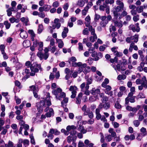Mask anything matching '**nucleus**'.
<instances>
[{
    "label": "nucleus",
    "instance_id": "1",
    "mask_svg": "<svg viewBox=\"0 0 147 147\" xmlns=\"http://www.w3.org/2000/svg\"><path fill=\"white\" fill-rule=\"evenodd\" d=\"M116 3L118 6L113 8V13L115 18L116 20L118 19L120 20L122 18V16L119 12L123 10L124 4L123 3H119L118 1Z\"/></svg>",
    "mask_w": 147,
    "mask_h": 147
},
{
    "label": "nucleus",
    "instance_id": "2",
    "mask_svg": "<svg viewBox=\"0 0 147 147\" xmlns=\"http://www.w3.org/2000/svg\"><path fill=\"white\" fill-rule=\"evenodd\" d=\"M62 91V90L61 88H58L56 89L53 90L52 93L55 96L57 99L61 100L62 98H64L66 96L65 93Z\"/></svg>",
    "mask_w": 147,
    "mask_h": 147
},
{
    "label": "nucleus",
    "instance_id": "3",
    "mask_svg": "<svg viewBox=\"0 0 147 147\" xmlns=\"http://www.w3.org/2000/svg\"><path fill=\"white\" fill-rule=\"evenodd\" d=\"M30 69L31 72L30 73V75L31 76H34L36 73L38 72L39 69H42L40 65L38 64L36 62L32 64L30 66Z\"/></svg>",
    "mask_w": 147,
    "mask_h": 147
},
{
    "label": "nucleus",
    "instance_id": "4",
    "mask_svg": "<svg viewBox=\"0 0 147 147\" xmlns=\"http://www.w3.org/2000/svg\"><path fill=\"white\" fill-rule=\"evenodd\" d=\"M82 110L84 112L83 115L84 116L88 115L90 119H92L94 117L93 112L90 111L89 108H87V106L85 105L82 108Z\"/></svg>",
    "mask_w": 147,
    "mask_h": 147
},
{
    "label": "nucleus",
    "instance_id": "5",
    "mask_svg": "<svg viewBox=\"0 0 147 147\" xmlns=\"http://www.w3.org/2000/svg\"><path fill=\"white\" fill-rule=\"evenodd\" d=\"M118 60V58L116 57H115L114 59H111L110 61L111 63H112L111 64V66L116 71H121V66L120 64H118L116 65L114 63H117Z\"/></svg>",
    "mask_w": 147,
    "mask_h": 147
},
{
    "label": "nucleus",
    "instance_id": "6",
    "mask_svg": "<svg viewBox=\"0 0 147 147\" xmlns=\"http://www.w3.org/2000/svg\"><path fill=\"white\" fill-rule=\"evenodd\" d=\"M78 90L77 87L75 86H71L70 87L69 90L72 93L71 96V98H74L75 97Z\"/></svg>",
    "mask_w": 147,
    "mask_h": 147
},
{
    "label": "nucleus",
    "instance_id": "7",
    "mask_svg": "<svg viewBox=\"0 0 147 147\" xmlns=\"http://www.w3.org/2000/svg\"><path fill=\"white\" fill-rule=\"evenodd\" d=\"M37 56L39 58L40 60L43 59L46 60L49 57V55L43 54L41 52H38L37 53Z\"/></svg>",
    "mask_w": 147,
    "mask_h": 147
},
{
    "label": "nucleus",
    "instance_id": "8",
    "mask_svg": "<svg viewBox=\"0 0 147 147\" xmlns=\"http://www.w3.org/2000/svg\"><path fill=\"white\" fill-rule=\"evenodd\" d=\"M110 107V105L108 102L105 103H100L98 106V108L100 109H101L102 108H104L105 109H108Z\"/></svg>",
    "mask_w": 147,
    "mask_h": 147
},
{
    "label": "nucleus",
    "instance_id": "9",
    "mask_svg": "<svg viewBox=\"0 0 147 147\" xmlns=\"http://www.w3.org/2000/svg\"><path fill=\"white\" fill-rule=\"evenodd\" d=\"M20 36L23 38H27L28 35L27 32L23 29L20 30Z\"/></svg>",
    "mask_w": 147,
    "mask_h": 147
},
{
    "label": "nucleus",
    "instance_id": "10",
    "mask_svg": "<svg viewBox=\"0 0 147 147\" xmlns=\"http://www.w3.org/2000/svg\"><path fill=\"white\" fill-rule=\"evenodd\" d=\"M45 102L46 103L47 105L49 106L51 105V103L50 100V93H48L46 98Z\"/></svg>",
    "mask_w": 147,
    "mask_h": 147
},
{
    "label": "nucleus",
    "instance_id": "11",
    "mask_svg": "<svg viewBox=\"0 0 147 147\" xmlns=\"http://www.w3.org/2000/svg\"><path fill=\"white\" fill-rule=\"evenodd\" d=\"M135 136L134 134H131L130 136L127 135L125 136L124 139L126 141H128L130 140H132L135 138Z\"/></svg>",
    "mask_w": 147,
    "mask_h": 147
},
{
    "label": "nucleus",
    "instance_id": "12",
    "mask_svg": "<svg viewBox=\"0 0 147 147\" xmlns=\"http://www.w3.org/2000/svg\"><path fill=\"white\" fill-rule=\"evenodd\" d=\"M76 136H69L67 137V142L68 143H70L71 141H76Z\"/></svg>",
    "mask_w": 147,
    "mask_h": 147
},
{
    "label": "nucleus",
    "instance_id": "13",
    "mask_svg": "<svg viewBox=\"0 0 147 147\" xmlns=\"http://www.w3.org/2000/svg\"><path fill=\"white\" fill-rule=\"evenodd\" d=\"M113 22L114 23V25L115 26L118 27L120 28L123 26L122 22L121 21H115L113 20Z\"/></svg>",
    "mask_w": 147,
    "mask_h": 147
},
{
    "label": "nucleus",
    "instance_id": "14",
    "mask_svg": "<svg viewBox=\"0 0 147 147\" xmlns=\"http://www.w3.org/2000/svg\"><path fill=\"white\" fill-rule=\"evenodd\" d=\"M86 66L87 64L86 63L82 64V63L81 62L80 65L78 67L79 71L80 72H82Z\"/></svg>",
    "mask_w": 147,
    "mask_h": 147
},
{
    "label": "nucleus",
    "instance_id": "15",
    "mask_svg": "<svg viewBox=\"0 0 147 147\" xmlns=\"http://www.w3.org/2000/svg\"><path fill=\"white\" fill-rule=\"evenodd\" d=\"M39 45V47H38V50L40 51V52L41 51L43 50V43L42 42H39L37 41L34 42V44H35V43Z\"/></svg>",
    "mask_w": 147,
    "mask_h": 147
},
{
    "label": "nucleus",
    "instance_id": "16",
    "mask_svg": "<svg viewBox=\"0 0 147 147\" xmlns=\"http://www.w3.org/2000/svg\"><path fill=\"white\" fill-rule=\"evenodd\" d=\"M87 83L86 86V89H89V85L92 84V79L91 77L88 78L87 79Z\"/></svg>",
    "mask_w": 147,
    "mask_h": 147
},
{
    "label": "nucleus",
    "instance_id": "17",
    "mask_svg": "<svg viewBox=\"0 0 147 147\" xmlns=\"http://www.w3.org/2000/svg\"><path fill=\"white\" fill-rule=\"evenodd\" d=\"M68 29L67 28L64 27L63 31L62 33V36L63 38H65L67 36V33L68 32Z\"/></svg>",
    "mask_w": 147,
    "mask_h": 147
},
{
    "label": "nucleus",
    "instance_id": "18",
    "mask_svg": "<svg viewBox=\"0 0 147 147\" xmlns=\"http://www.w3.org/2000/svg\"><path fill=\"white\" fill-rule=\"evenodd\" d=\"M54 114V111L53 109L52 108H50L49 109V112L46 114L45 115L47 117H50L51 116L53 115Z\"/></svg>",
    "mask_w": 147,
    "mask_h": 147
},
{
    "label": "nucleus",
    "instance_id": "19",
    "mask_svg": "<svg viewBox=\"0 0 147 147\" xmlns=\"http://www.w3.org/2000/svg\"><path fill=\"white\" fill-rule=\"evenodd\" d=\"M100 93V90L98 89H96L95 88H93L91 90V93L93 95L99 94Z\"/></svg>",
    "mask_w": 147,
    "mask_h": 147
},
{
    "label": "nucleus",
    "instance_id": "20",
    "mask_svg": "<svg viewBox=\"0 0 147 147\" xmlns=\"http://www.w3.org/2000/svg\"><path fill=\"white\" fill-rule=\"evenodd\" d=\"M78 129L79 131L81 132V133L83 134H85L87 131V130L84 129V126L81 125H79V127L78 128Z\"/></svg>",
    "mask_w": 147,
    "mask_h": 147
},
{
    "label": "nucleus",
    "instance_id": "21",
    "mask_svg": "<svg viewBox=\"0 0 147 147\" xmlns=\"http://www.w3.org/2000/svg\"><path fill=\"white\" fill-rule=\"evenodd\" d=\"M126 109L129 111L135 112V113H136L138 110L137 108L136 107H132L129 106H126Z\"/></svg>",
    "mask_w": 147,
    "mask_h": 147
},
{
    "label": "nucleus",
    "instance_id": "22",
    "mask_svg": "<svg viewBox=\"0 0 147 147\" xmlns=\"http://www.w3.org/2000/svg\"><path fill=\"white\" fill-rule=\"evenodd\" d=\"M16 11L15 9H14L13 8H8L6 10L7 15L8 16H10L12 14V11Z\"/></svg>",
    "mask_w": 147,
    "mask_h": 147
},
{
    "label": "nucleus",
    "instance_id": "23",
    "mask_svg": "<svg viewBox=\"0 0 147 147\" xmlns=\"http://www.w3.org/2000/svg\"><path fill=\"white\" fill-rule=\"evenodd\" d=\"M139 35L138 34H135L134 36H131V40H133L134 42L136 43L138 40Z\"/></svg>",
    "mask_w": 147,
    "mask_h": 147
},
{
    "label": "nucleus",
    "instance_id": "24",
    "mask_svg": "<svg viewBox=\"0 0 147 147\" xmlns=\"http://www.w3.org/2000/svg\"><path fill=\"white\" fill-rule=\"evenodd\" d=\"M68 98H64L63 100L61 102V106L63 108H64V106L66 107L67 105V103L68 102Z\"/></svg>",
    "mask_w": 147,
    "mask_h": 147
},
{
    "label": "nucleus",
    "instance_id": "25",
    "mask_svg": "<svg viewBox=\"0 0 147 147\" xmlns=\"http://www.w3.org/2000/svg\"><path fill=\"white\" fill-rule=\"evenodd\" d=\"M140 131L141 132L142 137L146 136L147 135V131H146V129L144 127H142L140 129Z\"/></svg>",
    "mask_w": 147,
    "mask_h": 147
},
{
    "label": "nucleus",
    "instance_id": "26",
    "mask_svg": "<svg viewBox=\"0 0 147 147\" xmlns=\"http://www.w3.org/2000/svg\"><path fill=\"white\" fill-rule=\"evenodd\" d=\"M20 20L25 24V25H27V23L29 21L28 18V17H22L20 19Z\"/></svg>",
    "mask_w": 147,
    "mask_h": 147
},
{
    "label": "nucleus",
    "instance_id": "27",
    "mask_svg": "<svg viewBox=\"0 0 147 147\" xmlns=\"http://www.w3.org/2000/svg\"><path fill=\"white\" fill-rule=\"evenodd\" d=\"M130 28L134 32H135L136 31L137 32H138L140 31V28L139 26H138L136 28L134 25H131L130 26Z\"/></svg>",
    "mask_w": 147,
    "mask_h": 147
},
{
    "label": "nucleus",
    "instance_id": "28",
    "mask_svg": "<svg viewBox=\"0 0 147 147\" xmlns=\"http://www.w3.org/2000/svg\"><path fill=\"white\" fill-rule=\"evenodd\" d=\"M23 45L24 47H28L30 45V41L27 40H25L23 42Z\"/></svg>",
    "mask_w": 147,
    "mask_h": 147
},
{
    "label": "nucleus",
    "instance_id": "29",
    "mask_svg": "<svg viewBox=\"0 0 147 147\" xmlns=\"http://www.w3.org/2000/svg\"><path fill=\"white\" fill-rule=\"evenodd\" d=\"M85 20L86 22L85 24L86 26H87L89 24H90V18L89 16H87L85 18Z\"/></svg>",
    "mask_w": 147,
    "mask_h": 147
},
{
    "label": "nucleus",
    "instance_id": "30",
    "mask_svg": "<svg viewBox=\"0 0 147 147\" xmlns=\"http://www.w3.org/2000/svg\"><path fill=\"white\" fill-rule=\"evenodd\" d=\"M109 132L111 134V136L112 137H114L116 136V133L114 131V129L112 128H110L109 129Z\"/></svg>",
    "mask_w": 147,
    "mask_h": 147
},
{
    "label": "nucleus",
    "instance_id": "31",
    "mask_svg": "<svg viewBox=\"0 0 147 147\" xmlns=\"http://www.w3.org/2000/svg\"><path fill=\"white\" fill-rule=\"evenodd\" d=\"M84 4V2L82 0H78L77 3V5L80 7H83Z\"/></svg>",
    "mask_w": 147,
    "mask_h": 147
},
{
    "label": "nucleus",
    "instance_id": "32",
    "mask_svg": "<svg viewBox=\"0 0 147 147\" xmlns=\"http://www.w3.org/2000/svg\"><path fill=\"white\" fill-rule=\"evenodd\" d=\"M90 68L89 66H86V67L84 68V69L83 70L82 72H83L84 73L86 74H87L88 73L90 72Z\"/></svg>",
    "mask_w": 147,
    "mask_h": 147
},
{
    "label": "nucleus",
    "instance_id": "33",
    "mask_svg": "<svg viewBox=\"0 0 147 147\" xmlns=\"http://www.w3.org/2000/svg\"><path fill=\"white\" fill-rule=\"evenodd\" d=\"M108 23V21L107 20H102L100 22V24L101 26L102 27H105L107 24Z\"/></svg>",
    "mask_w": 147,
    "mask_h": 147
},
{
    "label": "nucleus",
    "instance_id": "34",
    "mask_svg": "<svg viewBox=\"0 0 147 147\" xmlns=\"http://www.w3.org/2000/svg\"><path fill=\"white\" fill-rule=\"evenodd\" d=\"M57 42L58 43V47L59 48H62L64 45V44L63 42L61 40V39H57Z\"/></svg>",
    "mask_w": 147,
    "mask_h": 147
},
{
    "label": "nucleus",
    "instance_id": "35",
    "mask_svg": "<svg viewBox=\"0 0 147 147\" xmlns=\"http://www.w3.org/2000/svg\"><path fill=\"white\" fill-rule=\"evenodd\" d=\"M22 139H19L17 144L15 145L14 147H22Z\"/></svg>",
    "mask_w": 147,
    "mask_h": 147
},
{
    "label": "nucleus",
    "instance_id": "36",
    "mask_svg": "<svg viewBox=\"0 0 147 147\" xmlns=\"http://www.w3.org/2000/svg\"><path fill=\"white\" fill-rule=\"evenodd\" d=\"M76 127L74 125H68L66 129L67 131H70L71 129H72L73 130H74L76 129Z\"/></svg>",
    "mask_w": 147,
    "mask_h": 147
},
{
    "label": "nucleus",
    "instance_id": "37",
    "mask_svg": "<svg viewBox=\"0 0 147 147\" xmlns=\"http://www.w3.org/2000/svg\"><path fill=\"white\" fill-rule=\"evenodd\" d=\"M97 38V36L96 34L93 35V36H90V40L91 42H94Z\"/></svg>",
    "mask_w": 147,
    "mask_h": 147
},
{
    "label": "nucleus",
    "instance_id": "38",
    "mask_svg": "<svg viewBox=\"0 0 147 147\" xmlns=\"http://www.w3.org/2000/svg\"><path fill=\"white\" fill-rule=\"evenodd\" d=\"M126 76L125 75H119L117 77V79L118 80H124L126 79Z\"/></svg>",
    "mask_w": 147,
    "mask_h": 147
},
{
    "label": "nucleus",
    "instance_id": "39",
    "mask_svg": "<svg viewBox=\"0 0 147 147\" xmlns=\"http://www.w3.org/2000/svg\"><path fill=\"white\" fill-rule=\"evenodd\" d=\"M92 56L94 57V60L95 61H97L98 60V58L97 57V53L94 52L92 54Z\"/></svg>",
    "mask_w": 147,
    "mask_h": 147
},
{
    "label": "nucleus",
    "instance_id": "40",
    "mask_svg": "<svg viewBox=\"0 0 147 147\" xmlns=\"http://www.w3.org/2000/svg\"><path fill=\"white\" fill-rule=\"evenodd\" d=\"M97 98V96H90L89 99V101L90 102H92L95 101Z\"/></svg>",
    "mask_w": 147,
    "mask_h": 147
},
{
    "label": "nucleus",
    "instance_id": "41",
    "mask_svg": "<svg viewBox=\"0 0 147 147\" xmlns=\"http://www.w3.org/2000/svg\"><path fill=\"white\" fill-rule=\"evenodd\" d=\"M11 61L16 64L18 63V59L17 57H13L11 59Z\"/></svg>",
    "mask_w": 147,
    "mask_h": 147
},
{
    "label": "nucleus",
    "instance_id": "42",
    "mask_svg": "<svg viewBox=\"0 0 147 147\" xmlns=\"http://www.w3.org/2000/svg\"><path fill=\"white\" fill-rule=\"evenodd\" d=\"M5 147H13V143L10 141H9L8 144H5Z\"/></svg>",
    "mask_w": 147,
    "mask_h": 147
},
{
    "label": "nucleus",
    "instance_id": "43",
    "mask_svg": "<svg viewBox=\"0 0 147 147\" xmlns=\"http://www.w3.org/2000/svg\"><path fill=\"white\" fill-rule=\"evenodd\" d=\"M107 7V4L105 3L103 5H100L99 7V9L101 11H104L105 8Z\"/></svg>",
    "mask_w": 147,
    "mask_h": 147
},
{
    "label": "nucleus",
    "instance_id": "44",
    "mask_svg": "<svg viewBox=\"0 0 147 147\" xmlns=\"http://www.w3.org/2000/svg\"><path fill=\"white\" fill-rule=\"evenodd\" d=\"M136 9L137 12L139 13L142 12L143 10V8L142 6H140L139 7H137Z\"/></svg>",
    "mask_w": 147,
    "mask_h": 147
},
{
    "label": "nucleus",
    "instance_id": "45",
    "mask_svg": "<svg viewBox=\"0 0 147 147\" xmlns=\"http://www.w3.org/2000/svg\"><path fill=\"white\" fill-rule=\"evenodd\" d=\"M43 7L44 11H48L50 9L51 7L50 5H47L43 6Z\"/></svg>",
    "mask_w": 147,
    "mask_h": 147
},
{
    "label": "nucleus",
    "instance_id": "46",
    "mask_svg": "<svg viewBox=\"0 0 147 147\" xmlns=\"http://www.w3.org/2000/svg\"><path fill=\"white\" fill-rule=\"evenodd\" d=\"M145 98V95L142 92H140L136 97L137 98Z\"/></svg>",
    "mask_w": 147,
    "mask_h": 147
},
{
    "label": "nucleus",
    "instance_id": "47",
    "mask_svg": "<svg viewBox=\"0 0 147 147\" xmlns=\"http://www.w3.org/2000/svg\"><path fill=\"white\" fill-rule=\"evenodd\" d=\"M113 137L110 134H109L106 136L105 138L107 142H109L112 140Z\"/></svg>",
    "mask_w": 147,
    "mask_h": 147
},
{
    "label": "nucleus",
    "instance_id": "48",
    "mask_svg": "<svg viewBox=\"0 0 147 147\" xmlns=\"http://www.w3.org/2000/svg\"><path fill=\"white\" fill-rule=\"evenodd\" d=\"M134 125L136 127H138L140 124V122L138 120H135L133 121Z\"/></svg>",
    "mask_w": 147,
    "mask_h": 147
},
{
    "label": "nucleus",
    "instance_id": "49",
    "mask_svg": "<svg viewBox=\"0 0 147 147\" xmlns=\"http://www.w3.org/2000/svg\"><path fill=\"white\" fill-rule=\"evenodd\" d=\"M4 24L5 25L6 29H8L10 28L11 24L7 21H5Z\"/></svg>",
    "mask_w": 147,
    "mask_h": 147
},
{
    "label": "nucleus",
    "instance_id": "50",
    "mask_svg": "<svg viewBox=\"0 0 147 147\" xmlns=\"http://www.w3.org/2000/svg\"><path fill=\"white\" fill-rule=\"evenodd\" d=\"M145 63L144 62H142L140 64V66L138 67V69L141 71L143 70V67H144Z\"/></svg>",
    "mask_w": 147,
    "mask_h": 147
},
{
    "label": "nucleus",
    "instance_id": "51",
    "mask_svg": "<svg viewBox=\"0 0 147 147\" xmlns=\"http://www.w3.org/2000/svg\"><path fill=\"white\" fill-rule=\"evenodd\" d=\"M30 88L31 89V90L33 91V92L34 91H38V89L36 88L35 86L32 85L30 87Z\"/></svg>",
    "mask_w": 147,
    "mask_h": 147
},
{
    "label": "nucleus",
    "instance_id": "52",
    "mask_svg": "<svg viewBox=\"0 0 147 147\" xmlns=\"http://www.w3.org/2000/svg\"><path fill=\"white\" fill-rule=\"evenodd\" d=\"M100 16L97 13H95L94 16V21L97 22L100 18Z\"/></svg>",
    "mask_w": 147,
    "mask_h": 147
},
{
    "label": "nucleus",
    "instance_id": "53",
    "mask_svg": "<svg viewBox=\"0 0 147 147\" xmlns=\"http://www.w3.org/2000/svg\"><path fill=\"white\" fill-rule=\"evenodd\" d=\"M114 55L115 56V57H121L123 55V54L122 53L119 52L117 51L115 52Z\"/></svg>",
    "mask_w": 147,
    "mask_h": 147
},
{
    "label": "nucleus",
    "instance_id": "54",
    "mask_svg": "<svg viewBox=\"0 0 147 147\" xmlns=\"http://www.w3.org/2000/svg\"><path fill=\"white\" fill-rule=\"evenodd\" d=\"M38 16L42 18H44L45 17V13L44 12H39Z\"/></svg>",
    "mask_w": 147,
    "mask_h": 147
},
{
    "label": "nucleus",
    "instance_id": "55",
    "mask_svg": "<svg viewBox=\"0 0 147 147\" xmlns=\"http://www.w3.org/2000/svg\"><path fill=\"white\" fill-rule=\"evenodd\" d=\"M100 134L101 135H100L101 139H100V142L101 143H104L105 142V140L104 139V137L103 134L102 133H100Z\"/></svg>",
    "mask_w": 147,
    "mask_h": 147
},
{
    "label": "nucleus",
    "instance_id": "56",
    "mask_svg": "<svg viewBox=\"0 0 147 147\" xmlns=\"http://www.w3.org/2000/svg\"><path fill=\"white\" fill-rule=\"evenodd\" d=\"M78 50L79 51L83 50V47L82 44L81 43L79 42L78 44Z\"/></svg>",
    "mask_w": 147,
    "mask_h": 147
},
{
    "label": "nucleus",
    "instance_id": "57",
    "mask_svg": "<svg viewBox=\"0 0 147 147\" xmlns=\"http://www.w3.org/2000/svg\"><path fill=\"white\" fill-rule=\"evenodd\" d=\"M61 132L64 133V134L66 136H67L69 134V131H67V130L66 131L65 129H61Z\"/></svg>",
    "mask_w": 147,
    "mask_h": 147
},
{
    "label": "nucleus",
    "instance_id": "58",
    "mask_svg": "<svg viewBox=\"0 0 147 147\" xmlns=\"http://www.w3.org/2000/svg\"><path fill=\"white\" fill-rule=\"evenodd\" d=\"M17 3L15 1H12L11 4V5L12 6L10 8H13L14 9H15V7Z\"/></svg>",
    "mask_w": 147,
    "mask_h": 147
},
{
    "label": "nucleus",
    "instance_id": "59",
    "mask_svg": "<svg viewBox=\"0 0 147 147\" xmlns=\"http://www.w3.org/2000/svg\"><path fill=\"white\" fill-rule=\"evenodd\" d=\"M59 5V3L57 1H55L53 2V6L55 8L57 7Z\"/></svg>",
    "mask_w": 147,
    "mask_h": 147
},
{
    "label": "nucleus",
    "instance_id": "60",
    "mask_svg": "<svg viewBox=\"0 0 147 147\" xmlns=\"http://www.w3.org/2000/svg\"><path fill=\"white\" fill-rule=\"evenodd\" d=\"M135 96H133L129 98V102H130L131 103L134 102H135Z\"/></svg>",
    "mask_w": 147,
    "mask_h": 147
},
{
    "label": "nucleus",
    "instance_id": "61",
    "mask_svg": "<svg viewBox=\"0 0 147 147\" xmlns=\"http://www.w3.org/2000/svg\"><path fill=\"white\" fill-rule=\"evenodd\" d=\"M106 47H107L106 45H104L103 46L100 47L99 50L100 51H103L105 49Z\"/></svg>",
    "mask_w": 147,
    "mask_h": 147
},
{
    "label": "nucleus",
    "instance_id": "62",
    "mask_svg": "<svg viewBox=\"0 0 147 147\" xmlns=\"http://www.w3.org/2000/svg\"><path fill=\"white\" fill-rule=\"evenodd\" d=\"M88 31L87 28H85L83 31L82 33L84 35H88Z\"/></svg>",
    "mask_w": 147,
    "mask_h": 147
},
{
    "label": "nucleus",
    "instance_id": "63",
    "mask_svg": "<svg viewBox=\"0 0 147 147\" xmlns=\"http://www.w3.org/2000/svg\"><path fill=\"white\" fill-rule=\"evenodd\" d=\"M139 15H137L135 16H134L133 18V20L134 22H137L138 20H139Z\"/></svg>",
    "mask_w": 147,
    "mask_h": 147
},
{
    "label": "nucleus",
    "instance_id": "64",
    "mask_svg": "<svg viewBox=\"0 0 147 147\" xmlns=\"http://www.w3.org/2000/svg\"><path fill=\"white\" fill-rule=\"evenodd\" d=\"M28 32L31 35V37H35V34L32 30H29Z\"/></svg>",
    "mask_w": 147,
    "mask_h": 147
}]
</instances>
